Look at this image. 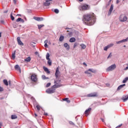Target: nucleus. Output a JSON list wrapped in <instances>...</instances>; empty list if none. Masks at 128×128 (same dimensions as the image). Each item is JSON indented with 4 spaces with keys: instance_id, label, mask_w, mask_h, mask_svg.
Instances as JSON below:
<instances>
[{
    "instance_id": "1a4fd4ad",
    "label": "nucleus",
    "mask_w": 128,
    "mask_h": 128,
    "mask_svg": "<svg viewBox=\"0 0 128 128\" xmlns=\"http://www.w3.org/2000/svg\"><path fill=\"white\" fill-rule=\"evenodd\" d=\"M54 84L53 86H52V88H60V86H62V85H60L58 84H56V81H54Z\"/></svg>"
},
{
    "instance_id": "393cba45",
    "label": "nucleus",
    "mask_w": 128,
    "mask_h": 128,
    "mask_svg": "<svg viewBox=\"0 0 128 128\" xmlns=\"http://www.w3.org/2000/svg\"><path fill=\"white\" fill-rule=\"evenodd\" d=\"M64 40V36H60V37L59 38L60 42H62V40Z\"/></svg>"
},
{
    "instance_id": "c03bdc74",
    "label": "nucleus",
    "mask_w": 128,
    "mask_h": 128,
    "mask_svg": "<svg viewBox=\"0 0 128 128\" xmlns=\"http://www.w3.org/2000/svg\"><path fill=\"white\" fill-rule=\"evenodd\" d=\"M69 122L70 124H72V126H74V123L70 121Z\"/></svg>"
},
{
    "instance_id": "ddd939ff",
    "label": "nucleus",
    "mask_w": 128,
    "mask_h": 128,
    "mask_svg": "<svg viewBox=\"0 0 128 128\" xmlns=\"http://www.w3.org/2000/svg\"><path fill=\"white\" fill-rule=\"evenodd\" d=\"M46 92L47 94H54V90L50 88H48L46 90Z\"/></svg>"
},
{
    "instance_id": "5fc2aeb1",
    "label": "nucleus",
    "mask_w": 128,
    "mask_h": 128,
    "mask_svg": "<svg viewBox=\"0 0 128 128\" xmlns=\"http://www.w3.org/2000/svg\"><path fill=\"white\" fill-rule=\"evenodd\" d=\"M8 12V10H5V11L4 12V14H6V12Z\"/></svg>"
},
{
    "instance_id": "8fccbe9b",
    "label": "nucleus",
    "mask_w": 128,
    "mask_h": 128,
    "mask_svg": "<svg viewBox=\"0 0 128 128\" xmlns=\"http://www.w3.org/2000/svg\"><path fill=\"white\" fill-rule=\"evenodd\" d=\"M122 126V124H120L119 126H117L116 127V128H120V126Z\"/></svg>"
},
{
    "instance_id": "13d9d810",
    "label": "nucleus",
    "mask_w": 128,
    "mask_h": 128,
    "mask_svg": "<svg viewBox=\"0 0 128 128\" xmlns=\"http://www.w3.org/2000/svg\"><path fill=\"white\" fill-rule=\"evenodd\" d=\"M44 116H48V113L44 112Z\"/></svg>"
},
{
    "instance_id": "37998d69",
    "label": "nucleus",
    "mask_w": 128,
    "mask_h": 128,
    "mask_svg": "<svg viewBox=\"0 0 128 128\" xmlns=\"http://www.w3.org/2000/svg\"><path fill=\"white\" fill-rule=\"evenodd\" d=\"M68 36H72V32H70L68 34Z\"/></svg>"
},
{
    "instance_id": "4468645a",
    "label": "nucleus",
    "mask_w": 128,
    "mask_h": 128,
    "mask_svg": "<svg viewBox=\"0 0 128 128\" xmlns=\"http://www.w3.org/2000/svg\"><path fill=\"white\" fill-rule=\"evenodd\" d=\"M92 110V108H88V110H86L84 112V114L86 116H88V114H90V112Z\"/></svg>"
},
{
    "instance_id": "b1692460",
    "label": "nucleus",
    "mask_w": 128,
    "mask_h": 128,
    "mask_svg": "<svg viewBox=\"0 0 128 128\" xmlns=\"http://www.w3.org/2000/svg\"><path fill=\"white\" fill-rule=\"evenodd\" d=\"M76 42V38H71L70 39V42Z\"/></svg>"
},
{
    "instance_id": "e2e57ef3",
    "label": "nucleus",
    "mask_w": 128,
    "mask_h": 128,
    "mask_svg": "<svg viewBox=\"0 0 128 128\" xmlns=\"http://www.w3.org/2000/svg\"><path fill=\"white\" fill-rule=\"evenodd\" d=\"M34 116H38V114H35Z\"/></svg>"
},
{
    "instance_id": "79ce46f5",
    "label": "nucleus",
    "mask_w": 128,
    "mask_h": 128,
    "mask_svg": "<svg viewBox=\"0 0 128 128\" xmlns=\"http://www.w3.org/2000/svg\"><path fill=\"white\" fill-rule=\"evenodd\" d=\"M112 52L108 56L107 58H112Z\"/></svg>"
},
{
    "instance_id": "de8ad7c7",
    "label": "nucleus",
    "mask_w": 128,
    "mask_h": 128,
    "mask_svg": "<svg viewBox=\"0 0 128 128\" xmlns=\"http://www.w3.org/2000/svg\"><path fill=\"white\" fill-rule=\"evenodd\" d=\"M4 90V88L0 86V92H2Z\"/></svg>"
},
{
    "instance_id": "f704fd0d",
    "label": "nucleus",
    "mask_w": 128,
    "mask_h": 128,
    "mask_svg": "<svg viewBox=\"0 0 128 128\" xmlns=\"http://www.w3.org/2000/svg\"><path fill=\"white\" fill-rule=\"evenodd\" d=\"M42 26H44V24L38 25V28L39 30H40V28H42Z\"/></svg>"
},
{
    "instance_id": "774afa93",
    "label": "nucleus",
    "mask_w": 128,
    "mask_h": 128,
    "mask_svg": "<svg viewBox=\"0 0 128 128\" xmlns=\"http://www.w3.org/2000/svg\"><path fill=\"white\" fill-rule=\"evenodd\" d=\"M124 48H126V45H124Z\"/></svg>"
},
{
    "instance_id": "a19ab883",
    "label": "nucleus",
    "mask_w": 128,
    "mask_h": 128,
    "mask_svg": "<svg viewBox=\"0 0 128 128\" xmlns=\"http://www.w3.org/2000/svg\"><path fill=\"white\" fill-rule=\"evenodd\" d=\"M50 82H48L46 84V88H48V86H50Z\"/></svg>"
},
{
    "instance_id": "ea45409f",
    "label": "nucleus",
    "mask_w": 128,
    "mask_h": 128,
    "mask_svg": "<svg viewBox=\"0 0 128 128\" xmlns=\"http://www.w3.org/2000/svg\"><path fill=\"white\" fill-rule=\"evenodd\" d=\"M12 58H14V59L16 58V53H13V54H12Z\"/></svg>"
},
{
    "instance_id": "c756f323",
    "label": "nucleus",
    "mask_w": 128,
    "mask_h": 128,
    "mask_svg": "<svg viewBox=\"0 0 128 128\" xmlns=\"http://www.w3.org/2000/svg\"><path fill=\"white\" fill-rule=\"evenodd\" d=\"M128 80V77H126L122 81L123 84H126Z\"/></svg>"
},
{
    "instance_id": "680f3d73",
    "label": "nucleus",
    "mask_w": 128,
    "mask_h": 128,
    "mask_svg": "<svg viewBox=\"0 0 128 128\" xmlns=\"http://www.w3.org/2000/svg\"><path fill=\"white\" fill-rule=\"evenodd\" d=\"M106 85L107 86H110V84H106Z\"/></svg>"
},
{
    "instance_id": "c9c22d12",
    "label": "nucleus",
    "mask_w": 128,
    "mask_h": 128,
    "mask_svg": "<svg viewBox=\"0 0 128 128\" xmlns=\"http://www.w3.org/2000/svg\"><path fill=\"white\" fill-rule=\"evenodd\" d=\"M36 108L38 110H40V105L37 104L36 106Z\"/></svg>"
},
{
    "instance_id": "2eb2a0df",
    "label": "nucleus",
    "mask_w": 128,
    "mask_h": 128,
    "mask_svg": "<svg viewBox=\"0 0 128 128\" xmlns=\"http://www.w3.org/2000/svg\"><path fill=\"white\" fill-rule=\"evenodd\" d=\"M113 10H114V5L112 4L110 7L109 12H108V16H110V14H112V12Z\"/></svg>"
},
{
    "instance_id": "2f4dec72",
    "label": "nucleus",
    "mask_w": 128,
    "mask_h": 128,
    "mask_svg": "<svg viewBox=\"0 0 128 128\" xmlns=\"http://www.w3.org/2000/svg\"><path fill=\"white\" fill-rule=\"evenodd\" d=\"M42 80H48V77H46L44 75H42Z\"/></svg>"
},
{
    "instance_id": "4be33fe9",
    "label": "nucleus",
    "mask_w": 128,
    "mask_h": 128,
    "mask_svg": "<svg viewBox=\"0 0 128 128\" xmlns=\"http://www.w3.org/2000/svg\"><path fill=\"white\" fill-rule=\"evenodd\" d=\"M126 86V84L120 85L119 86H118L117 88V90H120L122 88H124V86Z\"/></svg>"
},
{
    "instance_id": "f8f14e48",
    "label": "nucleus",
    "mask_w": 128,
    "mask_h": 128,
    "mask_svg": "<svg viewBox=\"0 0 128 128\" xmlns=\"http://www.w3.org/2000/svg\"><path fill=\"white\" fill-rule=\"evenodd\" d=\"M60 74V70L58 69V68H57L55 72V76L56 78H58V75Z\"/></svg>"
},
{
    "instance_id": "052dcab7",
    "label": "nucleus",
    "mask_w": 128,
    "mask_h": 128,
    "mask_svg": "<svg viewBox=\"0 0 128 128\" xmlns=\"http://www.w3.org/2000/svg\"><path fill=\"white\" fill-rule=\"evenodd\" d=\"M65 30H70V28H65Z\"/></svg>"
},
{
    "instance_id": "4d7b16f0",
    "label": "nucleus",
    "mask_w": 128,
    "mask_h": 128,
    "mask_svg": "<svg viewBox=\"0 0 128 128\" xmlns=\"http://www.w3.org/2000/svg\"><path fill=\"white\" fill-rule=\"evenodd\" d=\"M124 70H128V66H126Z\"/></svg>"
},
{
    "instance_id": "7ed1b4c3",
    "label": "nucleus",
    "mask_w": 128,
    "mask_h": 128,
    "mask_svg": "<svg viewBox=\"0 0 128 128\" xmlns=\"http://www.w3.org/2000/svg\"><path fill=\"white\" fill-rule=\"evenodd\" d=\"M116 68V64H114L108 67L106 70V72H110L112 70H114Z\"/></svg>"
},
{
    "instance_id": "4c0bfd02",
    "label": "nucleus",
    "mask_w": 128,
    "mask_h": 128,
    "mask_svg": "<svg viewBox=\"0 0 128 128\" xmlns=\"http://www.w3.org/2000/svg\"><path fill=\"white\" fill-rule=\"evenodd\" d=\"M10 18H11L12 20H14V16H12V14H10Z\"/></svg>"
},
{
    "instance_id": "6e6552de",
    "label": "nucleus",
    "mask_w": 128,
    "mask_h": 128,
    "mask_svg": "<svg viewBox=\"0 0 128 128\" xmlns=\"http://www.w3.org/2000/svg\"><path fill=\"white\" fill-rule=\"evenodd\" d=\"M17 42H18V44L19 46H24V43L22 42V40H20V37L18 36L17 38Z\"/></svg>"
},
{
    "instance_id": "bb28decb",
    "label": "nucleus",
    "mask_w": 128,
    "mask_h": 128,
    "mask_svg": "<svg viewBox=\"0 0 128 128\" xmlns=\"http://www.w3.org/2000/svg\"><path fill=\"white\" fill-rule=\"evenodd\" d=\"M3 82L5 86H8V80H4Z\"/></svg>"
},
{
    "instance_id": "9b49d317",
    "label": "nucleus",
    "mask_w": 128,
    "mask_h": 128,
    "mask_svg": "<svg viewBox=\"0 0 128 128\" xmlns=\"http://www.w3.org/2000/svg\"><path fill=\"white\" fill-rule=\"evenodd\" d=\"M34 20H37V22H42V21L44 20V18H40V17L34 16Z\"/></svg>"
},
{
    "instance_id": "473e14b6",
    "label": "nucleus",
    "mask_w": 128,
    "mask_h": 128,
    "mask_svg": "<svg viewBox=\"0 0 128 128\" xmlns=\"http://www.w3.org/2000/svg\"><path fill=\"white\" fill-rule=\"evenodd\" d=\"M48 61V64H49V66H52V60L50 59H48L47 60Z\"/></svg>"
},
{
    "instance_id": "69168bd1",
    "label": "nucleus",
    "mask_w": 128,
    "mask_h": 128,
    "mask_svg": "<svg viewBox=\"0 0 128 128\" xmlns=\"http://www.w3.org/2000/svg\"><path fill=\"white\" fill-rule=\"evenodd\" d=\"M102 122H104V119H102Z\"/></svg>"
},
{
    "instance_id": "39448f33",
    "label": "nucleus",
    "mask_w": 128,
    "mask_h": 128,
    "mask_svg": "<svg viewBox=\"0 0 128 128\" xmlns=\"http://www.w3.org/2000/svg\"><path fill=\"white\" fill-rule=\"evenodd\" d=\"M31 80L32 82H38V76L36 74H32L31 76Z\"/></svg>"
},
{
    "instance_id": "a878e982",
    "label": "nucleus",
    "mask_w": 128,
    "mask_h": 128,
    "mask_svg": "<svg viewBox=\"0 0 128 128\" xmlns=\"http://www.w3.org/2000/svg\"><path fill=\"white\" fill-rule=\"evenodd\" d=\"M11 118L12 120H16L18 118V116H16V115H12Z\"/></svg>"
},
{
    "instance_id": "72a5a7b5",
    "label": "nucleus",
    "mask_w": 128,
    "mask_h": 128,
    "mask_svg": "<svg viewBox=\"0 0 128 128\" xmlns=\"http://www.w3.org/2000/svg\"><path fill=\"white\" fill-rule=\"evenodd\" d=\"M46 60H50V54L48 53H47V54L46 55Z\"/></svg>"
},
{
    "instance_id": "cd10ccee",
    "label": "nucleus",
    "mask_w": 128,
    "mask_h": 128,
    "mask_svg": "<svg viewBox=\"0 0 128 128\" xmlns=\"http://www.w3.org/2000/svg\"><path fill=\"white\" fill-rule=\"evenodd\" d=\"M63 100H65L68 102V104H70V100H68V98H65L63 99Z\"/></svg>"
},
{
    "instance_id": "864d4df0",
    "label": "nucleus",
    "mask_w": 128,
    "mask_h": 128,
    "mask_svg": "<svg viewBox=\"0 0 128 128\" xmlns=\"http://www.w3.org/2000/svg\"><path fill=\"white\" fill-rule=\"evenodd\" d=\"M120 2V0H116V4H118Z\"/></svg>"
},
{
    "instance_id": "e433bc0d",
    "label": "nucleus",
    "mask_w": 128,
    "mask_h": 128,
    "mask_svg": "<svg viewBox=\"0 0 128 128\" xmlns=\"http://www.w3.org/2000/svg\"><path fill=\"white\" fill-rule=\"evenodd\" d=\"M48 42V40H46L44 41V46L45 48H48V44H46Z\"/></svg>"
},
{
    "instance_id": "3c124183",
    "label": "nucleus",
    "mask_w": 128,
    "mask_h": 128,
    "mask_svg": "<svg viewBox=\"0 0 128 128\" xmlns=\"http://www.w3.org/2000/svg\"><path fill=\"white\" fill-rule=\"evenodd\" d=\"M76 46H77L76 44H74V48H76Z\"/></svg>"
},
{
    "instance_id": "f3484780",
    "label": "nucleus",
    "mask_w": 128,
    "mask_h": 128,
    "mask_svg": "<svg viewBox=\"0 0 128 128\" xmlns=\"http://www.w3.org/2000/svg\"><path fill=\"white\" fill-rule=\"evenodd\" d=\"M90 72H96V70H94L92 68H90L87 71L85 72V74H90Z\"/></svg>"
},
{
    "instance_id": "423d86ee",
    "label": "nucleus",
    "mask_w": 128,
    "mask_h": 128,
    "mask_svg": "<svg viewBox=\"0 0 128 128\" xmlns=\"http://www.w3.org/2000/svg\"><path fill=\"white\" fill-rule=\"evenodd\" d=\"M112 46H114V44H110L108 46H104V50L106 51L108 50V48H112Z\"/></svg>"
},
{
    "instance_id": "0e129e2a",
    "label": "nucleus",
    "mask_w": 128,
    "mask_h": 128,
    "mask_svg": "<svg viewBox=\"0 0 128 128\" xmlns=\"http://www.w3.org/2000/svg\"><path fill=\"white\" fill-rule=\"evenodd\" d=\"M0 38H2V33L0 32Z\"/></svg>"
},
{
    "instance_id": "f03ea898",
    "label": "nucleus",
    "mask_w": 128,
    "mask_h": 128,
    "mask_svg": "<svg viewBox=\"0 0 128 128\" xmlns=\"http://www.w3.org/2000/svg\"><path fill=\"white\" fill-rule=\"evenodd\" d=\"M80 10H86L90 9V6L86 4H85L82 6H80L78 8Z\"/></svg>"
},
{
    "instance_id": "aec40b11",
    "label": "nucleus",
    "mask_w": 128,
    "mask_h": 128,
    "mask_svg": "<svg viewBox=\"0 0 128 128\" xmlns=\"http://www.w3.org/2000/svg\"><path fill=\"white\" fill-rule=\"evenodd\" d=\"M15 70H18L20 72V67L18 64H16L14 66Z\"/></svg>"
},
{
    "instance_id": "6ab92c4d",
    "label": "nucleus",
    "mask_w": 128,
    "mask_h": 128,
    "mask_svg": "<svg viewBox=\"0 0 128 128\" xmlns=\"http://www.w3.org/2000/svg\"><path fill=\"white\" fill-rule=\"evenodd\" d=\"M16 22H24V20L20 18H19L16 20Z\"/></svg>"
},
{
    "instance_id": "412c9836",
    "label": "nucleus",
    "mask_w": 128,
    "mask_h": 128,
    "mask_svg": "<svg viewBox=\"0 0 128 128\" xmlns=\"http://www.w3.org/2000/svg\"><path fill=\"white\" fill-rule=\"evenodd\" d=\"M43 68L44 72H46L48 74H50V71L48 70V68H46V67H43Z\"/></svg>"
},
{
    "instance_id": "bf43d9fd",
    "label": "nucleus",
    "mask_w": 128,
    "mask_h": 128,
    "mask_svg": "<svg viewBox=\"0 0 128 128\" xmlns=\"http://www.w3.org/2000/svg\"><path fill=\"white\" fill-rule=\"evenodd\" d=\"M83 64L86 66V62H84Z\"/></svg>"
},
{
    "instance_id": "20e7f679",
    "label": "nucleus",
    "mask_w": 128,
    "mask_h": 128,
    "mask_svg": "<svg viewBox=\"0 0 128 128\" xmlns=\"http://www.w3.org/2000/svg\"><path fill=\"white\" fill-rule=\"evenodd\" d=\"M119 20L120 22H126L128 20V18H126V16L125 15L122 14L120 16Z\"/></svg>"
},
{
    "instance_id": "a211bd4d",
    "label": "nucleus",
    "mask_w": 128,
    "mask_h": 128,
    "mask_svg": "<svg viewBox=\"0 0 128 128\" xmlns=\"http://www.w3.org/2000/svg\"><path fill=\"white\" fill-rule=\"evenodd\" d=\"M122 100H123L124 102H126V100H128V96H123L122 98Z\"/></svg>"
},
{
    "instance_id": "c85d7f7f",
    "label": "nucleus",
    "mask_w": 128,
    "mask_h": 128,
    "mask_svg": "<svg viewBox=\"0 0 128 128\" xmlns=\"http://www.w3.org/2000/svg\"><path fill=\"white\" fill-rule=\"evenodd\" d=\"M30 60H32L30 58V57H28V58H26V59H24V60H25V62H30Z\"/></svg>"
},
{
    "instance_id": "49530a36",
    "label": "nucleus",
    "mask_w": 128,
    "mask_h": 128,
    "mask_svg": "<svg viewBox=\"0 0 128 128\" xmlns=\"http://www.w3.org/2000/svg\"><path fill=\"white\" fill-rule=\"evenodd\" d=\"M0 22H1V24H4V20H2L0 21Z\"/></svg>"
},
{
    "instance_id": "5701e85b",
    "label": "nucleus",
    "mask_w": 128,
    "mask_h": 128,
    "mask_svg": "<svg viewBox=\"0 0 128 128\" xmlns=\"http://www.w3.org/2000/svg\"><path fill=\"white\" fill-rule=\"evenodd\" d=\"M44 6H48L50 4V2H46H46H44Z\"/></svg>"
},
{
    "instance_id": "6e6d98bb",
    "label": "nucleus",
    "mask_w": 128,
    "mask_h": 128,
    "mask_svg": "<svg viewBox=\"0 0 128 128\" xmlns=\"http://www.w3.org/2000/svg\"><path fill=\"white\" fill-rule=\"evenodd\" d=\"M46 2H52V0H46Z\"/></svg>"
},
{
    "instance_id": "f257e3e1",
    "label": "nucleus",
    "mask_w": 128,
    "mask_h": 128,
    "mask_svg": "<svg viewBox=\"0 0 128 128\" xmlns=\"http://www.w3.org/2000/svg\"><path fill=\"white\" fill-rule=\"evenodd\" d=\"M85 24L87 26H92L94 24V22H96V16H92L90 14H86L84 15L83 16Z\"/></svg>"
},
{
    "instance_id": "dca6fc26",
    "label": "nucleus",
    "mask_w": 128,
    "mask_h": 128,
    "mask_svg": "<svg viewBox=\"0 0 128 128\" xmlns=\"http://www.w3.org/2000/svg\"><path fill=\"white\" fill-rule=\"evenodd\" d=\"M64 48H66V50H70V45L68 44V43H64Z\"/></svg>"
},
{
    "instance_id": "58836bf2",
    "label": "nucleus",
    "mask_w": 128,
    "mask_h": 128,
    "mask_svg": "<svg viewBox=\"0 0 128 128\" xmlns=\"http://www.w3.org/2000/svg\"><path fill=\"white\" fill-rule=\"evenodd\" d=\"M54 12L56 14H58V12H60V10H58V9H55L54 10Z\"/></svg>"
},
{
    "instance_id": "09e8293b",
    "label": "nucleus",
    "mask_w": 128,
    "mask_h": 128,
    "mask_svg": "<svg viewBox=\"0 0 128 128\" xmlns=\"http://www.w3.org/2000/svg\"><path fill=\"white\" fill-rule=\"evenodd\" d=\"M8 84L9 86H12V82L10 80L8 81Z\"/></svg>"
},
{
    "instance_id": "7c9ffc66",
    "label": "nucleus",
    "mask_w": 128,
    "mask_h": 128,
    "mask_svg": "<svg viewBox=\"0 0 128 128\" xmlns=\"http://www.w3.org/2000/svg\"><path fill=\"white\" fill-rule=\"evenodd\" d=\"M80 46L82 47V48L83 50H84V48H86V46L84 44H81Z\"/></svg>"
},
{
    "instance_id": "9d476101",
    "label": "nucleus",
    "mask_w": 128,
    "mask_h": 128,
    "mask_svg": "<svg viewBox=\"0 0 128 128\" xmlns=\"http://www.w3.org/2000/svg\"><path fill=\"white\" fill-rule=\"evenodd\" d=\"M87 96H88V98H92V97L94 98L96 96L97 97L98 94H96V93H91V94H88L87 95Z\"/></svg>"
},
{
    "instance_id": "0eeeda50",
    "label": "nucleus",
    "mask_w": 128,
    "mask_h": 128,
    "mask_svg": "<svg viewBox=\"0 0 128 128\" xmlns=\"http://www.w3.org/2000/svg\"><path fill=\"white\" fill-rule=\"evenodd\" d=\"M128 41V37L126 38V39H124L122 40L116 42V44H122V42H126Z\"/></svg>"
},
{
    "instance_id": "a18cd8bd",
    "label": "nucleus",
    "mask_w": 128,
    "mask_h": 128,
    "mask_svg": "<svg viewBox=\"0 0 128 128\" xmlns=\"http://www.w3.org/2000/svg\"><path fill=\"white\" fill-rule=\"evenodd\" d=\"M13 2L14 4H16V2H18L17 0H13Z\"/></svg>"
},
{
    "instance_id": "603ef678",
    "label": "nucleus",
    "mask_w": 128,
    "mask_h": 128,
    "mask_svg": "<svg viewBox=\"0 0 128 128\" xmlns=\"http://www.w3.org/2000/svg\"><path fill=\"white\" fill-rule=\"evenodd\" d=\"M2 124L0 122V128H2Z\"/></svg>"
},
{
    "instance_id": "338daca9",
    "label": "nucleus",
    "mask_w": 128,
    "mask_h": 128,
    "mask_svg": "<svg viewBox=\"0 0 128 128\" xmlns=\"http://www.w3.org/2000/svg\"><path fill=\"white\" fill-rule=\"evenodd\" d=\"M79 2H82L84 0H78Z\"/></svg>"
}]
</instances>
